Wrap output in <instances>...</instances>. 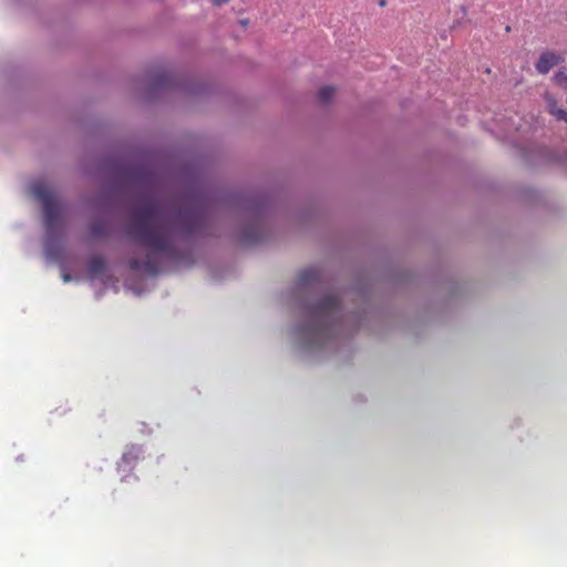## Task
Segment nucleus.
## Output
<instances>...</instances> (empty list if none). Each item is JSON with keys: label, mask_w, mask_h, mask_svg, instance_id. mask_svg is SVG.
I'll return each instance as SVG.
<instances>
[{"label": "nucleus", "mask_w": 567, "mask_h": 567, "mask_svg": "<svg viewBox=\"0 0 567 567\" xmlns=\"http://www.w3.org/2000/svg\"><path fill=\"white\" fill-rule=\"evenodd\" d=\"M205 213L199 207L183 206L171 219L168 210L156 200H148L140 206L133 215L132 234L136 241L151 249L145 260L132 258L130 268L156 275L162 270L161 255L174 257L175 249L171 243V230L178 226L186 234L198 231L205 224Z\"/></svg>", "instance_id": "f257e3e1"}, {"label": "nucleus", "mask_w": 567, "mask_h": 567, "mask_svg": "<svg viewBox=\"0 0 567 567\" xmlns=\"http://www.w3.org/2000/svg\"><path fill=\"white\" fill-rule=\"evenodd\" d=\"M318 321V334H326L333 330L343 319L342 303L338 296L328 295L319 300L312 309Z\"/></svg>", "instance_id": "f03ea898"}, {"label": "nucleus", "mask_w": 567, "mask_h": 567, "mask_svg": "<svg viewBox=\"0 0 567 567\" xmlns=\"http://www.w3.org/2000/svg\"><path fill=\"white\" fill-rule=\"evenodd\" d=\"M31 189L33 196L42 204L47 230L53 231L61 217V208L53 192L42 182H35Z\"/></svg>", "instance_id": "7ed1b4c3"}, {"label": "nucleus", "mask_w": 567, "mask_h": 567, "mask_svg": "<svg viewBox=\"0 0 567 567\" xmlns=\"http://www.w3.org/2000/svg\"><path fill=\"white\" fill-rule=\"evenodd\" d=\"M564 61V55L558 52L546 51L543 52L535 64L538 73L547 74L554 66Z\"/></svg>", "instance_id": "20e7f679"}, {"label": "nucleus", "mask_w": 567, "mask_h": 567, "mask_svg": "<svg viewBox=\"0 0 567 567\" xmlns=\"http://www.w3.org/2000/svg\"><path fill=\"white\" fill-rule=\"evenodd\" d=\"M143 455L142 447L138 445L127 446L121 457L120 466L133 468Z\"/></svg>", "instance_id": "39448f33"}, {"label": "nucleus", "mask_w": 567, "mask_h": 567, "mask_svg": "<svg viewBox=\"0 0 567 567\" xmlns=\"http://www.w3.org/2000/svg\"><path fill=\"white\" fill-rule=\"evenodd\" d=\"M321 274L317 268H307L300 271L298 276V284L300 286H308L318 282Z\"/></svg>", "instance_id": "423d86ee"}, {"label": "nucleus", "mask_w": 567, "mask_h": 567, "mask_svg": "<svg viewBox=\"0 0 567 567\" xmlns=\"http://www.w3.org/2000/svg\"><path fill=\"white\" fill-rule=\"evenodd\" d=\"M544 99L546 101L548 112L551 115L556 116L558 120H563L567 123V112L563 109L556 107V100H555L554 95L549 92H546L544 94Z\"/></svg>", "instance_id": "0eeeda50"}, {"label": "nucleus", "mask_w": 567, "mask_h": 567, "mask_svg": "<svg viewBox=\"0 0 567 567\" xmlns=\"http://www.w3.org/2000/svg\"><path fill=\"white\" fill-rule=\"evenodd\" d=\"M106 268V261L102 256H94L89 260L87 271L92 277L101 275Z\"/></svg>", "instance_id": "6e6552de"}, {"label": "nucleus", "mask_w": 567, "mask_h": 567, "mask_svg": "<svg viewBox=\"0 0 567 567\" xmlns=\"http://www.w3.org/2000/svg\"><path fill=\"white\" fill-rule=\"evenodd\" d=\"M107 229V224L104 220H95L90 226L91 234L94 237L106 235Z\"/></svg>", "instance_id": "1a4fd4ad"}, {"label": "nucleus", "mask_w": 567, "mask_h": 567, "mask_svg": "<svg viewBox=\"0 0 567 567\" xmlns=\"http://www.w3.org/2000/svg\"><path fill=\"white\" fill-rule=\"evenodd\" d=\"M334 92H336V89L331 85L322 86L318 91V100L321 103L326 104L331 101Z\"/></svg>", "instance_id": "9d476101"}, {"label": "nucleus", "mask_w": 567, "mask_h": 567, "mask_svg": "<svg viewBox=\"0 0 567 567\" xmlns=\"http://www.w3.org/2000/svg\"><path fill=\"white\" fill-rule=\"evenodd\" d=\"M554 82L564 89H567V66L560 68L554 75Z\"/></svg>", "instance_id": "9b49d317"}, {"label": "nucleus", "mask_w": 567, "mask_h": 567, "mask_svg": "<svg viewBox=\"0 0 567 567\" xmlns=\"http://www.w3.org/2000/svg\"><path fill=\"white\" fill-rule=\"evenodd\" d=\"M228 1H229V0H213V3H214L215 6H221V4H224V3H227Z\"/></svg>", "instance_id": "f8f14e48"}, {"label": "nucleus", "mask_w": 567, "mask_h": 567, "mask_svg": "<svg viewBox=\"0 0 567 567\" xmlns=\"http://www.w3.org/2000/svg\"><path fill=\"white\" fill-rule=\"evenodd\" d=\"M167 79H168V75H167V74H163V75H161V82H162V83L166 82V81H167Z\"/></svg>", "instance_id": "ddd939ff"}, {"label": "nucleus", "mask_w": 567, "mask_h": 567, "mask_svg": "<svg viewBox=\"0 0 567 567\" xmlns=\"http://www.w3.org/2000/svg\"><path fill=\"white\" fill-rule=\"evenodd\" d=\"M63 280L64 281H70L71 280V276L70 275H63Z\"/></svg>", "instance_id": "4468645a"}, {"label": "nucleus", "mask_w": 567, "mask_h": 567, "mask_svg": "<svg viewBox=\"0 0 567 567\" xmlns=\"http://www.w3.org/2000/svg\"><path fill=\"white\" fill-rule=\"evenodd\" d=\"M243 25H246L247 24V21L246 20H241L240 21Z\"/></svg>", "instance_id": "2eb2a0df"}, {"label": "nucleus", "mask_w": 567, "mask_h": 567, "mask_svg": "<svg viewBox=\"0 0 567 567\" xmlns=\"http://www.w3.org/2000/svg\"><path fill=\"white\" fill-rule=\"evenodd\" d=\"M385 4V1L384 0H381L380 1V6H384Z\"/></svg>", "instance_id": "dca6fc26"}]
</instances>
